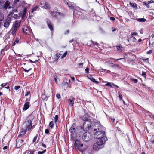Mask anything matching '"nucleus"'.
Instances as JSON below:
<instances>
[{
  "instance_id": "nucleus-1",
  "label": "nucleus",
  "mask_w": 154,
  "mask_h": 154,
  "mask_svg": "<svg viewBox=\"0 0 154 154\" xmlns=\"http://www.w3.org/2000/svg\"><path fill=\"white\" fill-rule=\"evenodd\" d=\"M32 128V121L27 118L23 125L22 131L20 132L19 135L23 136L26 131L31 129Z\"/></svg>"
},
{
  "instance_id": "nucleus-2",
  "label": "nucleus",
  "mask_w": 154,
  "mask_h": 154,
  "mask_svg": "<svg viewBox=\"0 0 154 154\" xmlns=\"http://www.w3.org/2000/svg\"><path fill=\"white\" fill-rule=\"evenodd\" d=\"M94 137L95 138L98 139V140H102V139L105 137V142L107 140L105 131H102V129L94 132Z\"/></svg>"
},
{
  "instance_id": "nucleus-3",
  "label": "nucleus",
  "mask_w": 154,
  "mask_h": 154,
  "mask_svg": "<svg viewBox=\"0 0 154 154\" xmlns=\"http://www.w3.org/2000/svg\"><path fill=\"white\" fill-rule=\"evenodd\" d=\"M105 138L102 139V140H98L94 144L93 146V149L95 150H98L102 148L103 146V144L105 143Z\"/></svg>"
},
{
  "instance_id": "nucleus-4",
  "label": "nucleus",
  "mask_w": 154,
  "mask_h": 154,
  "mask_svg": "<svg viewBox=\"0 0 154 154\" xmlns=\"http://www.w3.org/2000/svg\"><path fill=\"white\" fill-rule=\"evenodd\" d=\"M76 126V124L74 123L69 130V131L71 133V137L73 140H75L76 139V134L77 133L75 128Z\"/></svg>"
},
{
  "instance_id": "nucleus-5",
  "label": "nucleus",
  "mask_w": 154,
  "mask_h": 154,
  "mask_svg": "<svg viewBox=\"0 0 154 154\" xmlns=\"http://www.w3.org/2000/svg\"><path fill=\"white\" fill-rule=\"evenodd\" d=\"M64 2L66 5H67L69 7V9L73 10L74 13L75 12L76 10H79L80 8L76 5L74 3L69 2L64 0Z\"/></svg>"
},
{
  "instance_id": "nucleus-6",
  "label": "nucleus",
  "mask_w": 154,
  "mask_h": 154,
  "mask_svg": "<svg viewBox=\"0 0 154 154\" xmlns=\"http://www.w3.org/2000/svg\"><path fill=\"white\" fill-rule=\"evenodd\" d=\"M54 11H50V14L53 17L57 19H60L63 16V14L60 12H56L57 11V8H54Z\"/></svg>"
},
{
  "instance_id": "nucleus-7",
  "label": "nucleus",
  "mask_w": 154,
  "mask_h": 154,
  "mask_svg": "<svg viewBox=\"0 0 154 154\" xmlns=\"http://www.w3.org/2000/svg\"><path fill=\"white\" fill-rule=\"evenodd\" d=\"M91 136L90 134L88 132L84 133L82 136V139L84 141L87 142L91 139Z\"/></svg>"
},
{
  "instance_id": "nucleus-8",
  "label": "nucleus",
  "mask_w": 154,
  "mask_h": 154,
  "mask_svg": "<svg viewBox=\"0 0 154 154\" xmlns=\"http://www.w3.org/2000/svg\"><path fill=\"white\" fill-rule=\"evenodd\" d=\"M94 131V132L100 130L102 129V127L99 122H96L94 123V126H93Z\"/></svg>"
},
{
  "instance_id": "nucleus-9",
  "label": "nucleus",
  "mask_w": 154,
  "mask_h": 154,
  "mask_svg": "<svg viewBox=\"0 0 154 154\" xmlns=\"http://www.w3.org/2000/svg\"><path fill=\"white\" fill-rule=\"evenodd\" d=\"M91 125V123L90 122H84L83 125V129L85 131L88 130L89 128H90Z\"/></svg>"
},
{
  "instance_id": "nucleus-10",
  "label": "nucleus",
  "mask_w": 154,
  "mask_h": 154,
  "mask_svg": "<svg viewBox=\"0 0 154 154\" xmlns=\"http://www.w3.org/2000/svg\"><path fill=\"white\" fill-rule=\"evenodd\" d=\"M81 119L85 121V122H90L92 118L89 116L88 114L86 113L82 117Z\"/></svg>"
},
{
  "instance_id": "nucleus-11",
  "label": "nucleus",
  "mask_w": 154,
  "mask_h": 154,
  "mask_svg": "<svg viewBox=\"0 0 154 154\" xmlns=\"http://www.w3.org/2000/svg\"><path fill=\"white\" fill-rule=\"evenodd\" d=\"M39 6L43 8L49 9V4L45 1H41L39 5Z\"/></svg>"
},
{
  "instance_id": "nucleus-12",
  "label": "nucleus",
  "mask_w": 154,
  "mask_h": 154,
  "mask_svg": "<svg viewBox=\"0 0 154 154\" xmlns=\"http://www.w3.org/2000/svg\"><path fill=\"white\" fill-rule=\"evenodd\" d=\"M23 140L17 139L16 140V147L17 148H19L21 147L23 144Z\"/></svg>"
},
{
  "instance_id": "nucleus-13",
  "label": "nucleus",
  "mask_w": 154,
  "mask_h": 154,
  "mask_svg": "<svg viewBox=\"0 0 154 154\" xmlns=\"http://www.w3.org/2000/svg\"><path fill=\"white\" fill-rule=\"evenodd\" d=\"M11 19L10 17H8L4 23V27L7 28L9 26L10 22L11 21Z\"/></svg>"
},
{
  "instance_id": "nucleus-14",
  "label": "nucleus",
  "mask_w": 154,
  "mask_h": 154,
  "mask_svg": "<svg viewBox=\"0 0 154 154\" xmlns=\"http://www.w3.org/2000/svg\"><path fill=\"white\" fill-rule=\"evenodd\" d=\"M46 21L48 27L51 31H53L54 30L53 26L51 21L48 19H47Z\"/></svg>"
},
{
  "instance_id": "nucleus-15",
  "label": "nucleus",
  "mask_w": 154,
  "mask_h": 154,
  "mask_svg": "<svg viewBox=\"0 0 154 154\" xmlns=\"http://www.w3.org/2000/svg\"><path fill=\"white\" fill-rule=\"evenodd\" d=\"M149 46H152L154 43V32L149 38Z\"/></svg>"
},
{
  "instance_id": "nucleus-16",
  "label": "nucleus",
  "mask_w": 154,
  "mask_h": 154,
  "mask_svg": "<svg viewBox=\"0 0 154 154\" xmlns=\"http://www.w3.org/2000/svg\"><path fill=\"white\" fill-rule=\"evenodd\" d=\"M23 30L24 33L27 35H30L32 33L31 30L26 26L23 28Z\"/></svg>"
},
{
  "instance_id": "nucleus-17",
  "label": "nucleus",
  "mask_w": 154,
  "mask_h": 154,
  "mask_svg": "<svg viewBox=\"0 0 154 154\" xmlns=\"http://www.w3.org/2000/svg\"><path fill=\"white\" fill-rule=\"evenodd\" d=\"M127 40L129 42H135L137 41L136 38L132 36H128L127 38Z\"/></svg>"
},
{
  "instance_id": "nucleus-18",
  "label": "nucleus",
  "mask_w": 154,
  "mask_h": 154,
  "mask_svg": "<svg viewBox=\"0 0 154 154\" xmlns=\"http://www.w3.org/2000/svg\"><path fill=\"white\" fill-rule=\"evenodd\" d=\"M20 21H16L13 23L12 27L17 29L20 25Z\"/></svg>"
},
{
  "instance_id": "nucleus-19",
  "label": "nucleus",
  "mask_w": 154,
  "mask_h": 154,
  "mask_svg": "<svg viewBox=\"0 0 154 154\" xmlns=\"http://www.w3.org/2000/svg\"><path fill=\"white\" fill-rule=\"evenodd\" d=\"M74 98L72 96L70 97L68 99V103L71 105L73 106L74 103Z\"/></svg>"
},
{
  "instance_id": "nucleus-20",
  "label": "nucleus",
  "mask_w": 154,
  "mask_h": 154,
  "mask_svg": "<svg viewBox=\"0 0 154 154\" xmlns=\"http://www.w3.org/2000/svg\"><path fill=\"white\" fill-rule=\"evenodd\" d=\"M10 3L8 1H6L4 5V8L5 10H6L8 8H11V7L9 6Z\"/></svg>"
},
{
  "instance_id": "nucleus-21",
  "label": "nucleus",
  "mask_w": 154,
  "mask_h": 154,
  "mask_svg": "<svg viewBox=\"0 0 154 154\" xmlns=\"http://www.w3.org/2000/svg\"><path fill=\"white\" fill-rule=\"evenodd\" d=\"M70 82V79H66L64 80L62 82V84L64 85L68 86Z\"/></svg>"
},
{
  "instance_id": "nucleus-22",
  "label": "nucleus",
  "mask_w": 154,
  "mask_h": 154,
  "mask_svg": "<svg viewBox=\"0 0 154 154\" xmlns=\"http://www.w3.org/2000/svg\"><path fill=\"white\" fill-rule=\"evenodd\" d=\"M17 29L16 28L12 27L11 31V33L13 35H14L15 34Z\"/></svg>"
},
{
  "instance_id": "nucleus-23",
  "label": "nucleus",
  "mask_w": 154,
  "mask_h": 154,
  "mask_svg": "<svg viewBox=\"0 0 154 154\" xmlns=\"http://www.w3.org/2000/svg\"><path fill=\"white\" fill-rule=\"evenodd\" d=\"M36 152V151H32L30 150H27L24 152L23 154H34V153Z\"/></svg>"
},
{
  "instance_id": "nucleus-24",
  "label": "nucleus",
  "mask_w": 154,
  "mask_h": 154,
  "mask_svg": "<svg viewBox=\"0 0 154 154\" xmlns=\"http://www.w3.org/2000/svg\"><path fill=\"white\" fill-rule=\"evenodd\" d=\"M89 78L91 81L96 84H98L99 83V82L96 81L95 79L93 78L91 75L90 76Z\"/></svg>"
},
{
  "instance_id": "nucleus-25",
  "label": "nucleus",
  "mask_w": 154,
  "mask_h": 154,
  "mask_svg": "<svg viewBox=\"0 0 154 154\" xmlns=\"http://www.w3.org/2000/svg\"><path fill=\"white\" fill-rule=\"evenodd\" d=\"M136 20L140 22H144L146 21V19L144 18H137Z\"/></svg>"
},
{
  "instance_id": "nucleus-26",
  "label": "nucleus",
  "mask_w": 154,
  "mask_h": 154,
  "mask_svg": "<svg viewBox=\"0 0 154 154\" xmlns=\"http://www.w3.org/2000/svg\"><path fill=\"white\" fill-rule=\"evenodd\" d=\"M48 97L47 96L45 97V95L43 94H42L41 96V98L43 100H46L48 99Z\"/></svg>"
},
{
  "instance_id": "nucleus-27",
  "label": "nucleus",
  "mask_w": 154,
  "mask_h": 154,
  "mask_svg": "<svg viewBox=\"0 0 154 154\" xmlns=\"http://www.w3.org/2000/svg\"><path fill=\"white\" fill-rule=\"evenodd\" d=\"M130 5L131 6L133 7V8H135V9H137V6L136 4L130 2Z\"/></svg>"
},
{
  "instance_id": "nucleus-28",
  "label": "nucleus",
  "mask_w": 154,
  "mask_h": 154,
  "mask_svg": "<svg viewBox=\"0 0 154 154\" xmlns=\"http://www.w3.org/2000/svg\"><path fill=\"white\" fill-rule=\"evenodd\" d=\"M79 142L78 141L76 140L75 142L74 143V146H76L77 148H79Z\"/></svg>"
},
{
  "instance_id": "nucleus-29",
  "label": "nucleus",
  "mask_w": 154,
  "mask_h": 154,
  "mask_svg": "<svg viewBox=\"0 0 154 154\" xmlns=\"http://www.w3.org/2000/svg\"><path fill=\"white\" fill-rule=\"evenodd\" d=\"M38 134H36V136H35L33 138L32 143L34 145L36 143V140L37 139Z\"/></svg>"
},
{
  "instance_id": "nucleus-30",
  "label": "nucleus",
  "mask_w": 154,
  "mask_h": 154,
  "mask_svg": "<svg viewBox=\"0 0 154 154\" xmlns=\"http://www.w3.org/2000/svg\"><path fill=\"white\" fill-rule=\"evenodd\" d=\"M38 8V7L37 6H36L35 7L33 8L31 12L32 13V14L33 13H34L35 11Z\"/></svg>"
},
{
  "instance_id": "nucleus-31",
  "label": "nucleus",
  "mask_w": 154,
  "mask_h": 154,
  "mask_svg": "<svg viewBox=\"0 0 154 154\" xmlns=\"http://www.w3.org/2000/svg\"><path fill=\"white\" fill-rule=\"evenodd\" d=\"M116 48L118 50L122 51V50L123 47L121 45H118L116 46Z\"/></svg>"
},
{
  "instance_id": "nucleus-32",
  "label": "nucleus",
  "mask_w": 154,
  "mask_h": 154,
  "mask_svg": "<svg viewBox=\"0 0 154 154\" xmlns=\"http://www.w3.org/2000/svg\"><path fill=\"white\" fill-rule=\"evenodd\" d=\"M54 79L55 82L56 83H57V75L56 73H55L54 74Z\"/></svg>"
},
{
  "instance_id": "nucleus-33",
  "label": "nucleus",
  "mask_w": 154,
  "mask_h": 154,
  "mask_svg": "<svg viewBox=\"0 0 154 154\" xmlns=\"http://www.w3.org/2000/svg\"><path fill=\"white\" fill-rule=\"evenodd\" d=\"M54 125V122L53 121L51 122L49 124V126L51 128H52Z\"/></svg>"
},
{
  "instance_id": "nucleus-34",
  "label": "nucleus",
  "mask_w": 154,
  "mask_h": 154,
  "mask_svg": "<svg viewBox=\"0 0 154 154\" xmlns=\"http://www.w3.org/2000/svg\"><path fill=\"white\" fill-rule=\"evenodd\" d=\"M29 100L28 99H27L26 100V103L24 104V106H29V102H28V101H29Z\"/></svg>"
},
{
  "instance_id": "nucleus-35",
  "label": "nucleus",
  "mask_w": 154,
  "mask_h": 154,
  "mask_svg": "<svg viewBox=\"0 0 154 154\" xmlns=\"http://www.w3.org/2000/svg\"><path fill=\"white\" fill-rule=\"evenodd\" d=\"M91 41L92 42L93 45H95L97 46L98 47H99V46L100 45L98 43H97L96 42H94L92 41Z\"/></svg>"
},
{
  "instance_id": "nucleus-36",
  "label": "nucleus",
  "mask_w": 154,
  "mask_h": 154,
  "mask_svg": "<svg viewBox=\"0 0 154 154\" xmlns=\"http://www.w3.org/2000/svg\"><path fill=\"white\" fill-rule=\"evenodd\" d=\"M20 0H14L13 3V5L14 7L15 5H16V4H17L18 2H19Z\"/></svg>"
},
{
  "instance_id": "nucleus-37",
  "label": "nucleus",
  "mask_w": 154,
  "mask_h": 154,
  "mask_svg": "<svg viewBox=\"0 0 154 154\" xmlns=\"http://www.w3.org/2000/svg\"><path fill=\"white\" fill-rule=\"evenodd\" d=\"M27 8H26L24 7L23 8V15H25L26 14V13L27 11Z\"/></svg>"
},
{
  "instance_id": "nucleus-38",
  "label": "nucleus",
  "mask_w": 154,
  "mask_h": 154,
  "mask_svg": "<svg viewBox=\"0 0 154 154\" xmlns=\"http://www.w3.org/2000/svg\"><path fill=\"white\" fill-rule=\"evenodd\" d=\"M58 119V116L57 115H56L54 118V120L55 123H56Z\"/></svg>"
},
{
  "instance_id": "nucleus-39",
  "label": "nucleus",
  "mask_w": 154,
  "mask_h": 154,
  "mask_svg": "<svg viewBox=\"0 0 154 154\" xmlns=\"http://www.w3.org/2000/svg\"><path fill=\"white\" fill-rule=\"evenodd\" d=\"M142 75L145 78L146 77V73L145 72L142 71Z\"/></svg>"
},
{
  "instance_id": "nucleus-40",
  "label": "nucleus",
  "mask_w": 154,
  "mask_h": 154,
  "mask_svg": "<svg viewBox=\"0 0 154 154\" xmlns=\"http://www.w3.org/2000/svg\"><path fill=\"white\" fill-rule=\"evenodd\" d=\"M148 58H143L142 59V60H143L144 61L148 63L149 62V60H148Z\"/></svg>"
},
{
  "instance_id": "nucleus-41",
  "label": "nucleus",
  "mask_w": 154,
  "mask_h": 154,
  "mask_svg": "<svg viewBox=\"0 0 154 154\" xmlns=\"http://www.w3.org/2000/svg\"><path fill=\"white\" fill-rule=\"evenodd\" d=\"M67 53L66 52H65L62 56L61 58H64L67 55Z\"/></svg>"
},
{
  "instance_id": "nucleus-42",
  "label": "nucleus",
  "mask_w": 154,
  "mask_h": 154,
  "mask_svg": "<svg viewBox=\"0 0 154 154\" xmlns=\"http://www.w3.org/2000/svg\"><path fill=\"white\" fill-rule=\"evenodd\" d=\"M149 4H148V3H147L146 2L143 3V5H146V7L148 8H149L150 7V6H149Z\"/></svg>"
},
{
  "instance_id": "nucleus-43",
  "label": "nucleus",
  "mask_w": 154,
  "mask_h": 154,
  "mask_svg": "<svg viewBox=\"0 0 154 154\" xmlns=\"http://www.w3.org/2000/svg\"><path fill=\"white\" fill-rule=\"evenodd\" d=\"M20 88V86H19V85L15 86L14 87V89H15V90H17Z\"/></svg>"
},
{
  "instance_id": "nucleus-44",
  "label": "nucleus",
  "mask_w": 154,
  "mask_h": 154,
  "mask_svg": "<svg viewBox=\"0 0 154 154\" xmlns=\"http://www.w3.org/2000/svg\"><path fill=\"white\" fill-rule=\"evenodd\" d=\"M111 82H107V83L106 84L105 86H107L110 87L111 86Z\"/></svg>"
},
{
  "instance_id": "nucleus-45",
  "label": "nucleus",
  "mask_w": 154,
  "mask_h": 154,
  "mask_svg": "<svg viewBox=\"0 0 154 154\" xmlns=\"http://www.w3.org/2000/svg\"><path fill=\"white\" fill-rule=\"evenodd\" d=\"M13 17H14L15 19H18L20 18V16H18L17 14H14V16H13Z\"/></svg>"
},
{
  "instance_id": "nucleus-46",
  "label": "nucleus",
  "mask_w": 154,
  "mask_h": 154,
  "mask_svg": "<svg viewBox=\"0 0 154 154\" xmlns=\"http://www.w3.org/2000/svg\"><path fill=\"white\" fill-rule=\"evenodd\" d=\"M19 39L18 38H16L14 42V44H17L19 42Z\"/></svg>"
},
{
  "instance_id": "nucleus-47",
  "label": "nucleus",
  "mask_w": 154,
  "mask_h": 154,
  "mask_svg": "<svg viewBox=\"0 0 154 154\" xmlns=\"http://www.w3.org/2000/svg\"><path fill=\"white\" fill-rule=\"evenodd\" d=\"M29 106H23V111H25L26 110H27L29 108Z\"/></svg>"
},
{
  "instance_id": "nucleus-48",
  "label": "nucleus",
  "mask_w": 154,
  "mask_h": 154,
  "mask_svg": "<svg viewBox=\"0 0 154 154\" xmlns=\"http://www.w3.org/2000/svg\"><path fill=\"white\" fill-rule=\"evenodd\" d=\"M131 80L134 83H137L138 82V80L136 79H131Z\"/></svg>"
},
{
  "instance_id": "nucleus-49",
  "label": "nucleus",
  "mask_w": 154,
  "mask_h": 154,
  "mask_svg": "<svg viewBox=\"0 0 154 154\" xmlns=\"http://www.w3.org/2000/svg\"><path fill=\"white\" fill-rule=\"evenodd\" d=\"M56 97L58 99H60L61 98V96L60 94H56Z\"/></svg>"
},
{
  "instance_id": "nucleus-50",
  "label": "nucleus",
  "mask_w": 154,
  "mask_h": 154,
  "mask_svg": "<svg viewBox=\"0 0 154 154\" xmlns=\"http://www.w3.org/2000/svg\"><path fill=\"white\" fill-rule=\"evenodd\" d=\"M149 116H150V117L153 118L154 119V115H152V113H149Z\"/></svg>"
},
{
  "instance_id": "nucleus-51",
  "label": "nucleus",
  "mask_w": 154,
  "mask_h": 154,
  "mask_svg": "<svg viewBox=\"0 0 154 154\" xmlns=\"http://www.w3.org/2000/svg\"><path fill=\"white\" fill-rule=\"evenodd\" d=\"M149 116H150V117L153 118L154 119V115H152V113H149Z\"/></svg>"
},
{
  "instance_id": "nucleus-52",
  "label": "nucleus",
  "mask_w": 154,
  "mask_h": 154,
  "mask_svg": "<svg viewBox=\"0 0 154 154\" xmlns=\"http://www.w3.org/2000/svg\"><path fill=\"white\" fill-rule=\"evenodd\" d=\"M118 97L119 98H120V100H122V96L121 94L119 93V96Z\"/></svg>"
},
{
  "instance_id": "nucleus-53",
  "label": "nucleus",
  "mask_w": 154,
  "mask_h": 154,
  "mask_svg": "<svg viewBox=\"0 0 154 154\" xmlns=\"http://www.w3.org/2000/svg\"><path fill=\"white\" fill-rule=\"evenodd\" d=\"M7 84H8V83H4L2 84L1 85V86L2 87H5V86H6L7 85Z\"/></svg>"
},
{
  "instance_id": "nucleus-54",
  "label": "nucleus",
  "mask_w": 154,
  "mask_h": 154,
  "mask_svg": "<svg viewBox=\"0 0 154 154\" xmlns=\"http://www.w3.org/2000/svg\"><path fill=\"white\" fill-rule=\"evenodd\" d=\"M46 151V149H44L43 151H39V154H43Z\"/></svg>"
},
{
  "instance_id": "nucleus-55",
  "label": "nucleus",
  "mask_w": 154,
  "mask_h": 154,
  "mask_svg": "<svg viewBox=\"0 0 154 154\" xmlns=\"http://www.w3.org/2000/svg\"><path fill=\"white\" fill-rule=\"evenodd\" d=\"M137 35V34L136 33L133 32H132L131 33V36H135V35Z\"/></svg>"
},
{
  "instance_id": "nucleus-56",
  "label": "nucleus",
  "mask_w": 154,
  "mask_h": 154,
  "mask_svg": "<svg viewBox=\"0 0 154 154\" xmlns=\"http://www.w3.org/2000/svg\"><path fill=\"white\" fill-rule=\"evenodd\" d=\"M6 1V0H0V3L1 4H4V3Z\"/></svg>"
},
{
  "instance_id": "nucleus-57",
  "label": "nucleus",
  "mask_w": 154,
  "mask_h": 154,
  "mask_svg": "<svg viewBox=\"0 0 154 154\" xmlns=\"http://www.w3.org/2000/svg\"><path fill=\"white\" fill-rule=\"evenodd\" d=\"M89 68L88 67H87L85 69V71L86 73H89Z\"/></svg>"
},
{
  "instance_id": "nucleus-58",
  "label": "nucleus",
  "mask_w": 154,
  "mask_h": 154,
  "mask_svg": "<svg viewBox=\"0 0 154 154\" xmlns=\"http://www.w3.org/2000/svg\"><path fill=\"white\" fill-rule=\"evenodd\" d=\"M152 50H150L147 52V54H150L152 53Z\"/></svg>"
},
{
  "instance_id": "nucleus-59",
  "label": "nucleus",
  "mask_w": 154,
  "mask_h": 154,
  "mask_svg": "<svg viewBox=\"0 0 154 154\" xmlns=\"http://www.w3.org/2000/svg\"><path fill=\"white\" fill-rule=\"evenodd\" d=\"M30 93V92L29 91H28L26 92L25 94V96H26L29 95Z\"/></svg>"
},
{
  "instance_id": "nucleus-60",
  "label": "nucleus",
  "mask_w": 154,
  "mask_h": 154,
  "mask_svg": "<svg viewBox=\"0 0 154 154\" xmlns=\"http://www.w3.org/2000/svg\"><path fill=\"white\" fill-rule=\"evenodd\" d=\"M41 145L44 148H46V145L44 144L43 143H41Z\"/></svg>"
},
{
  "instance_id": "nucleus-61",
  "label": "nucleus",
  "mask_w": 154,
  "mask_h": 154,
  "mask_svg": "<svg viewBox=\"0 0 154 154\" xmlns=\"http://www.w3.org/2000/svg\"><path fill=\"white\" fill-rule=\"evenodd\" d=\"M18 8L16 9H14L13 10V12H17L18 11Z\"/></svg>"
},
{
  "instance_id": "nucleus-62",
  "label": "nucleus",
  "mask_w": 154,
  "mask_h": 154,
  "mask_svg": "<svg viewBox=\"0 0 154 154\" xmlns=\"http://www.w3.org/2000/svg\"><path fill=\"white\" fill-rule=\"evenodd\" d=\"M110 20L112 21H113L115 20V18L113 17H111L110 18Z\"/></svg>"
},
{
  "instance_id": "nucleus-63",
  "label": "nucleus",
  "mask_w": 154,
  "mask_h": 154,
  "mask_svg": "<svg viewBox=\"0 0 154 154\" xmlns=\"http://www.w3.org/2000/svg\"><path fill=\"white\" fill-rule=\"evenodd\" d=\"M147 2H148V3L149 4L152 3H154V1H153L152 0H151L150 1H148Z\"/></svg>"
},
{
  "instance_id": "nucleus-64",
  "label": "nucleus",
  "mask_w": 154,
  "mask_h": 154,
  "mask_svg": "<svg viewBox=\"0 0 154 154\" xmlns=\"http://www.w3.org/2000/svg\"><path fill=\"white\" fill-rule=\"evenodd\" d=\"M83 63H80L78 64L79 66L80 67H82L83 66Z\"/></svg>"
}]
</instances>
